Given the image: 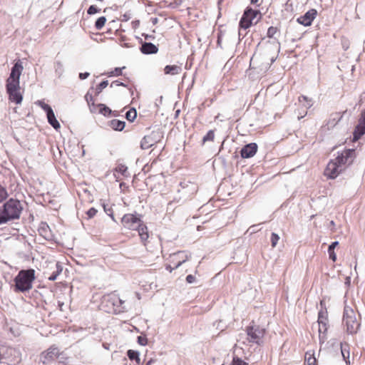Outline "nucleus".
Instances as JSON below:
<instances>
[{
	"instance_id": "nucleus-1",
	"label": "nucleus",
	"mask_w": 365,
	"mask_h": 365,
	"mask_svg": "<svg viewBox=\"0 0 365 365\" xmlns=\"http://www.w3.org/2000/svg\"><path fill=\"white\" fill-rule=\"evenodd\" d=\"M23 207L19 200L9 199L0 207V225L19 219Z\"/></svg>"
},
{
	"instance_id": "nucleus-2",
	"label": "nucleus",
	"mask_w": 365,
	"mask_h": 365,
	"mask_svg": "<svg viewBox=\"0 0 365 365\" xmlns=\"http://www.w3.org/2000/svg\"><path fill=\"white\" fill-rule=\"evenodd\" d=\"M35 279V270L33 269H22L14 278V291L26 292L32 289V282Z\"/></svg>"
},
{
	"instance_id": "nucleus-3",
	"label": "nucleus",
	"mask_w": 365,
	"mask_h": 365,
	"mask_svg": "<svg viewBox=\"0 0 365 365\" xmlns=\"http://www.w3.org/2000/svg\"><path fill=\"white\" fill-rule=\"evenodd\" d=\"M361 315L355 313L354 309L345 305L343 312V324L346 327L347 334L354 335L358 333L361 327Z\"/></svg>"
},
{
	"instance_id": "nucleus-4",
	"label": "nucleus",
	"mask_w": 365,
	"mask_h": 365,
	"mask_svg": "<svg viewBox=\"0 0 365 365\" xmlns=\"http://www.w3.org/2000/svg\"><path fill=\"white\" fill-rule=\"evenodd\" d=\"M279 49V43L276 41H268L258 45V50L264 59L270 61V63L276 61Z\"/></svg>"
},
{
	"instance_id": "nucleus-5",
	"label": "nucleus",
	"mask_w": 365,
	"mask_h": 365,
	"mask_svg": "<svg viewBox=\"0 0 365 365\" xmlns=\"http://www.w3.org/2000/svg\"><path fill=\"white\" fill-rule=\"evenodd\" d=\"M163 138V131L161 128L153 130L150 134L144 136L140 142V148L147 150L160 142Z\"/></svg>"
},
{
	"instance_id": "nucleus-6",
	"label": "nucleus",
	"mask_w": 365,
	"mask_h": 365,
	"mask_svg": "<svg viewBox=\"0 0 365 365\" xmlns=\"http://www.w3.org/2000/svg\"><path fill=\"white\" fill-rule=\"evenodd\" d=\"M246 332L250 342L260 344L265 330L258 325H252L247 327Z\"/></svg>"
},
{
	"instance_id": "nucleus-7",
	"label": "nucleus",
	"mask_w": 365,
	"mask_h": 365,
	"mask_svg": "<svg viewBox=\"0 0 365 365\" xmlns=\"http://www.w3.org/2000/svg\"><path fill=\"white\" fill-rule=\"evenodd\" d=\"M259 14V11L251 8H247L240 21L239 26L240 29H247L252 24L253 20Z\"/></svg>"
},
{
	"instance_id": "nucleus-8",
	"label": "nucleus",
	"mask_w": 365,
	"mask_h": 365,
	"mask_svg": "<svg viewBox=\"0 0 365 365\" xmlns=\"http://www.w3.org/2000/svg\"><path fill=\"white\" fill-rule=\"evenodd\" d=\"M63 353L60 352L58 348L56 345H52L41 354V360L43 364H46L58 358L63 359Z\"/></svg>"
},
{
	"instance_id": "nucleus-9",
	"label": "nucleus",
	"mask_w": 365,
	"mask_h": 365,
	"mask_svg": "<svg viewBox=\"0 0 365 365\" xmlns=\"http://www.w3.org/2000/svg\"><path fill=\"white\" fill-rule=\"evenodd\" d=\"M23 68L21 63L16 62L11 68V73L6 80V85H20V76Z\"/></svg>"
},
{
	"instance_id": "nucleus-10",
	"label": "nucleus",
	"mask_w": 365,
	"mask_h": 365,
	"mask_svg": "<svg viewBox=\"0 0 365 365\" xmlns=\"http://www.w3.org/2000/svg\"><path fill=\"white\" fill-rule=\"evenodd\" d=\"M142 220L140 217L133 214H125L121 219V222L124 227L135 230L140 225Z\"/></svg>"
},
{
	"instance_id": "nucleus-11",
	"label": "nucleus",
	"mask_w": 365,
	"mask_h": 365,
	"mask_svg": "<svg viewBox=\"0 0 365 365\" xmlns=\"http://www.w3.org/2000/svg\"><path fill=\"white\" fill-rule=\"evenodd\" d=\"M354 158L355 150L354 149H347L340 153L334 160L342 168L343 165L351 164Z\"/></svg>"
},
{
	"instance_id": "nucleus-12",
	"label": "nucleus",
	"mask_w": 365,
	"mask_h": 365,
	"mask_svg": "<svg viewBox=\"0 0 365 365\" xmlns=\"http://www.w3.org/2000/svg\"><path fill=\"white\" fill-rule=\"evenodd\" d=\"M6 92L11 101L20 104L23 100V96L20 92V85H6Z\"/></svg>"
},
{
	"instance_id": "nucleus-13",
	"label": "nucleus",
	"mask_w": 365,
	"mask_h": 365,
	"mask_svg": "<svg viewBox=\"0 0 365 365\" xmlns=\"http://www.w3.org/2000/svg\"><path fill=\"white\" fill-rule=\"evenodd\" d=\"M342 170L343 168H341L339 164H337V163L333 160L328 163L324 170V175L329 178L334 179Z\"/></svg>"
},
{
	"instance_id": "nucleus-14",
	"label": "nucleus",
	"mask_w": 365,
	"mask_h": 365,
	"mask_svg": "<svg viewBox=\"0 0 365 365\" xmlns=\"http://www.w3.org/2000/svg\"><path fill=\"white\" fill-rule=\"evenodd\" d=\"M317 15V11L314 9H312L306 12L303 16L297 19V23L304 26H309L312 24L314 19Z\"/></svg>"
},
{
	"instance_id": "nucleus-15",
	"label": "nucleus",
	"mask_w": 365,
	"mask_h": 365,
	"mask_svg": "<svg viewBox=\"0 0 365 365\" xmlns=\"http://www.w3.org/2000/svg\"><path fill=\"white\" fill-rule=\"evenodd\" d=\"M365 133V110L362 111L359 123L354 131V140H359Z\"/></svg>"
},
{
	"instance_id": "nucleus-16",
	"label": "nucleus",
	"mask_w": 365,
	"mask_h": 365,
	"mask_svg": "<svg viewBox=\"0 0 365 365\" xmlns=\"http://www.w3.org/2000/svg\"><path fill=\"white\" fill-rule=\"evenodd\" d=\"M257 145L251 143L245 145L240 150V155L242 158H249L253 157L257 151Z\"/></svg>"
},
{
	"instance_id": "nucleus-17",
	"label": "nucleus",
	"mask_w": 365,
	"mask_h": 365,
	"mask_svg": "<svg viewBox=\"0 0 365 365\" xmlns=\"http://www.w3.org/2000/svg\"><path fill=\"white\" fill-rule=\"evenodd\" d=\"M5 354L12 356V358L9 359L10 363L16 364L21 361V352L19 349L13 347H7Z\"/></svg>"
},
{
	"instance_id": "nucleus-18",
	"label": "nucleus",
	"mask_w": 365,
	"mask_h": 365,
	"mask_svg": "<svg viewBox=\"0 0 365 365\" xmlns=\"http://www.w3.org/2000/svg\"><path fill=\"white\" fill-rule=\"evenodd\" d=\"M341 353L343 357L344 361H345L346 365H350V345L349 344L344 342L340 343Z\"/></svg>"
},
{
	"instance_id": "nucleus-19",
	"label": "nucleus",
	"mask_w": 365,
	"mask_h": 365,
	"mask_svg": "<svg viewBox=\"0 0 365 365\" xmlns=\"http://www.w3.org/2000/svg\"><path fill=\"white\" fill-rule=\"evenodd\" d=\"M140 51L144 54H154L158 51V48L152 43L144 42L141 45Z\"/></svg>"
},
{
	"instance_id": "nucleus-20",
	"label": "nucleus",
	"mask_w": 365,
	"mask_h": 365,
	"mask_svg": "<svg viewBox=\"0 0 365 365\" xmlns=\"http://www.w3.org/2000/svg\"><path fill=\"white\" fill-rule=\"evenodd\" d=\"M182 71L181 66L178 65H168L164 68V73L166 75H178Z\"/></svg>"
},
{
	"instance_id": "nucleus-21",
	"label": "nucleus",
	"mask_w": 365,
	"mask_h": 365,
	"mask_svg": "<svg viewBox=\"0 0 365 365\" xmlns=\"http://www.w3.org/2000/svg\"><path fill=\"white\" fill-rule=\"evenodd\" d=\"M97 107L99 108V113L102 114L103 115L106 117L110 116L111 114H113V115L117 116L118 112L117 111H112L110 108H108L107 106L103 103H99L96 105Z\"/></svg>"
},
{
	"instance_id": "nucleus-22",
	"label": "nucleus",
	"mask_w": 365,
	"mask_h": 365,
	"mask_svg": "<svg viewBox=\"0 0 365 365\" xmlns=\"http://www.w3.org/2000/svg\"><path fill=\"white\" fill-rule=\"evenodd\" d=\"M109 125L112 129L115 130L121 131L125 128V122L117 119H113L109 121Z\"/></svg>"
},
{
	"instance_id": "nucleus-23",
	"label": "nucleus",
	"mask_w": 365,
	"mask_h": 365,
	"mask_svg": "<svg viewBox=\"0 0 365 365\" xmlns=\"http://www.w3.org/2000/svg\"><path fill=\"white\" fill-rule=\"evenodd\" d=\"M319 324V342L322 344V343H324L326 339H327V337H326V332L328 329V325H327V323H325V322H323V324Z\"/></svg>"
},
{
	"instance_id": "nucleus-24",
	"label": "nucleus",
	"mask_w": 365,
	"mask_h": 365,
	"mask_svg": "<svg viewBox=\"0 0 365 365\" xmlns=\"http://www.w3.org/2000/svg\"><path fill=\"white\" fill-rule=\"evenodd\" d=\"M136 230H138V235L140 237L142 242H145L149 237L148 227H146V225L143 224V222H141L140 227L137 228Z\"/></svg>"
},
{
	"instance_id": "nucleus-25",
	"label": "nucleus",
	"mask_w": 365,
	"mask_h": 365,
	"mask_svg": "<svg viewBox=\"0 0 365 365\" xmlns=\"http://www.w3.org/2000/svg\"><path fill=\"white\" fill-rule=\"evenodd\" d=\"M39 233L45 239L49 240L51 237V230L48 225L46 223L42 224L41 227L38 230Z\"/></svg>"
},
{
	"instance_id": "nucleus-26",
	"label": "nucleus",
	"mask_w": 365,
	"mask_h": 365,
	"mask_svg": "<svg viewBox=\"0 0 365 365\" xmlns=\"http://www.w3.org/2000/svg\"><path fill=\"white\" fill-rule=\"evenodd\" d=\"M46 116H47V119H48V123L54 129L57 130L58 128H59L61 127L60 123H58V121L56 118L54 112L48 114Z\"/></svg>"
},
{
	"instance_id": "nucleus-27",
	"label": "nucleus",
	"mask_w": 365,
	"mask_h": 365,
	"mask_svg": "<svg viewBox=\"0 0 365 365\" xmlns=\"http://www.w3.org/2000/svg\"><path fill=\"white\" fill-rule=\"evenodd\" d=\"M339 245L337 241L333 242L328 247V252L329 255V258L335 262L336 260V255L334 252L335 247Z\"/></svg>"
},
{
	"instance_id": "nucleus-28",
	"label": "nucleus",
	"mask_w": 365,
	"mask_h": 365,
	"mask_svg": "<svg viewBox=\"0 0 365 365\" xmlns=\"http://www.w3.org/2000/svg\"><path fill=\"white\" fill-rule=\"evenodd\" d=\"M127 356L130 360H135L137 362V364H140V359L139 357L138 351L130 349L127 351Z\"/></svg>"
},
{
	"instance_id": "nucleus-29",
	"label": "nucleus",
	"mask_w": 365,
	"mask_h": 365,
	"mask_svg": "<svg viewBox=\"0 0 365 365\" xmlns=\"http://www.w3.org/2000/svg\"><path fill=\"white\" fill-rule=\"evenodd\" d=\"M314 364H317V359L314 354L307 352L305 354V365H314Z\"/></svg>"
},
{
	"instance_id": "nucleus-30",
	"label": "nucleus",
	"mask_w": 365,
	"mask_h": 365,
	"mask_svg": "<svg viewBox=\"0 0 365 365\" xmlns=\"http://www.w3.org/2000/svg\"><path fill=\"white\" fill-rule=\"evenodd\" d=\"M331 118L329 119L328 122V125L329 126H334L341 118V115L340 113H334L331 115Z\"/></svg>"
},
{
	"instance_id": "nucleus-31",
	"label": "nucleus",
	"mask_w": 365,
	"mask_h": 365,
	"mask_svg": "<svg viewBox=\"0 0 365 365\" xmlns=\"http://www.w3.org/2000/svg\"><path fill=\"white\" fill-rule=\"evenodd\" d=\"M51 269H53V274H55L57 277L63 271V265L60 262H55L51 264Z\"/></svg>"
},
{
	"instance_id": "nucleus-32",
	"label": "nucleus",
	"mask_w": 365,
	"mask_h": 365,
	"mask_svg": "<svg viewBox=\"0 0 365 365\" xmlns=\"http://www.w3.org/2000/svg\"><path fill=\"white\" fill-rule=\"evenodd\" d=\"M137 117V111L135 108H130L125 113V118L128 120L133 122Z\"/></svg>"
},
{
	"instance_id": "nucleus-33",
	"label": "nucleus",
	"mask_w": 365,
	"mask_h": 365,
	"mask_svg": "<svg viewBox=\"0 0 365 365\" xmlns=\"http://www.w3.org/2000/svg\"><path fill=\"white\" fill-rule=\"evenodd\" d=\"M318 324H323V322L328 323L327 312V311L321 310L318 313Z\"/></svg>"
},
{
	"instance_id": "nucleus-34",
	"label": "nucleus",
	"mask_w": 365,
	"mask_h": 365,
	"mask_svg": "<svg viewBox=\"0 0 365 365\" xmlns=\"http://www.w3.org/2000/svg\"><path fill=\"white\" fill-rule=\"evenodd\" d=\"M215 138V133L214 130H209L207 134L202 138V145L205 144L207 141H213Z\"/></svg>"
},
{
	"instance_id": "nucleus-35",
	"label": "nucleus",
	"mask_w": 365,
	"mask_h": 365,
	"mask_svg": "<svg viewBox=\"0 0 365 365\" xmlns=\"http://www.w3.org/2000/svg\"><path fill=\"white\" fill-rule=\"evenodd\" d=\"M106 21V18L105 16L99 17L95 23L96 29L98 30L101 29L104 26Z\"/></svg>"
},
{
	"instance_id": "nucleus-36",
	"label": "nucleus",
	"mask_w": 365,
	"mask_h": 365,
	"mask_svg": "<svg viewBox=\"0 0 365 365\" xmlns=\"http://www.w3.org/2000/svg\"><path fill=\"white\" fill-rule=\"evenodd\" d=\"M85 98L90 107L91 111L93 112V110L92 109V106L95 107L96 106L94 103V100H93V96L91 94H90L89 93H87L85 96Z\"/></svg>"
},
{
	"instance_id": "nucleus-37",
	"label": "nucleus",
	"mask_w": 365,
	"mask_h": 365,
	"mask_svg": "<svg viewBox=\"0 0 365 365\" xmlns=\"http://www.w3.org/2000/svg\"><path fill=\"white\" fill-rule=\"evenodd\" d=\"M55 71L58 76H61L63 73V63L60 61H56L55 63Z\"/></svg>"
},
{
	"instance_id": "nucleus-38",
	"label": "nucleus",
	"mask_w": 365,
	"mask_h": 365,
	"mask_svg": "<svg viewBox=\"0 0 365 365\" xmlns=\"http://www.w3.org/2000/svg\"><path fill=\"white\" fill-rule=\"evenodd\" d=\"M108 85V81H103L101 83H99L96 88V94L98 95L100 93H101L103 89L106 88Z\"/></svg>"
},
{
	"instance_id": "nucleus-39",
	"label": "nucleus",
	"mask_w": 365,
	"mask_h": 365,
	"mask_svg": "<svg viewBox=\"0 0 365 365\" xmlns=\"http://www.w3.org/2000/svg\"><path fill=\"white\" fill-rule=\"evenodd\" d=\"M279 240V235L274 232H272L271 235V243H272V247H274L277 245Z\"/></svg>"
},
{
	"instance_id": "nucleus-40",
	"label": "nucleus",
	"mask_w": 365,
	"mask_h": 365,
	"mask_svg": "<svg viewBox=\"0 0 365 365\" xmlns=\"http://www.w3.org/2000/svg\"><path fill=\"white\" fill-rule=\"evenodd\" d=\"M101 11L100 9H98L96 5H91L89 6L87 13L89 15H93L94 14H96Z\"/></svg>"
},
{
	"instance_id": "nucleus-41",
	"label": "nucleus",
	"mask_w": 365,
	"mask_h": 365,
	"mask_svg": "<svg viewBox=\"0 0 365 365\" xmlns=\"http://www.w3.org/2000/svg\"><path fill=\"white\" fill-rule=\"evenodd\" d=\"M8 196L7 191L0 185V202L4 200Z\"/></svg>"
},
{
	"instance_id": "nucleus-42",
	"label": "nucleus",
	"mask_w": 365,
	"mask_h": 365,
	"mask_svg": "<svg viewBox=\"0 0 365 365\" xmlns=\"http://www.w3.org/2000/svg\"><path fill=\"white\" fill-rule=\"evenodd\" d=\"M230 365H248L247 363L238 357H234Z\"/></svg>"
},
{
	"instance_id": "nucleus-43",
	"label": "nucleus",
	"mask_w": 365,
	"mask_h": 365,
	"mask_svg": "<svg viewBox=\"0 0 365 365\" xmlns=\"http://www.w3.org/2000/svg\"><path fill=\"white\" fill-rule=\"evenodd\" d=\"M277 31V29L276 27L270 26L267 30V36L269 38H273Z\"/></svg>"
},
{
	"instance_id": "nucleus-44",
	"label": "nucleus",
	"mask_w": 365,
	"mask_h": 365,
	"mask_svg": "<svg viewBox=\"0 0 365 365\" xmlns=\"http://www.w3.org/2000/svg\"><path fill=\"white\" fill-rule=\"evenodd\" d=\"M127 167L124 165H119L117 168H116V170L119 173H120L122 175H125V173L127 172Z\"/></svg>"
},
{
	"instance_id": "nucleus-45",
	"label": "nucleus",
	"mask_w": 365,
	"mask_h": 365,
	"mask_svg": "<svg viewBox=\"0 0 365 365\" xmlns=\"http://www.w3.org/2000/svg\"><path fill=\"white\" fill-rule=\"evenodd\" d=\"M138 343L142 346H145L148 343V339L145 336H138Z\"/></svg>"
},
{
	"instance_id": "nucleus-46",
	"label": "nucleus",
	"mask_w": 365,
	"mask_h": 365,
	"mask_svg": "<svg viewBox=\"0 0 365 365\" xmlns=\"http://www.w3.org/2000/svg\"><path fill=\"white\" fill-rule=\"evenodd\" d=\"M96 213H97V210H96V209H95L94 207H91V208H90V209L87 211V212H86V214H87V215H88V218H92V217H93L96 215Z\"/></svg>"
},
{
	"instance_id": "nucleus-47",
	"label": "nucleus",
	"mask_w": 365,
	"mask_h": 365,
	"mask_svg": "<svg viewBox=\"0 0 365 365\" xmlns=\"http://www.w3.org/2000/svg\"><path fill=\"white\" fill-rule=\"evenodd\" d=\"M125 67H123L122 68H115V70L113 71H111L110 73V76H120L122 74V69L124 68Z\"/></svg>"
},
{
	"instance_id": "nucleus-48",
	"label": "nucleus",
	"mask_w": 365,
	"mask_h": 365,
	"mask_svg": "<svg viewBox=\"0 0 365 365\" xmlns=\"http://www.w3.org/2000/svg\"><path fill=\"white\" fill-rule=\"evenodd\" d=\"M195 277L192 275V274H189L186 277V282L189 284H192L195 282Z\"/></svg>"
},
{
	"instance_id": "nucleus-49",
	"label": "nucleus",
	"mask_w": 365,
	"mask_h": 365,
	"mask_svg": "<svg viewBox=\"0 0 365 365\" xmlns=\"http://www.w3.org/2000/svg\"><path fill=\"white\" fill-rule=\"evenodd\" d=\"M114 86H126L125 84H124L123 83L120 82L118 81H115L111 83L110 87H113Z\"/></svg>"
},
{
	"instance_id": "nucleus-50",
	"label": "nucleus",
	"mask_w": 365,
	"mask_h": 365,
	"mask_svg": "<svg viewBox=\"0 0 365 365\" xmlns=\"http://www.w3.org/2000/svg\"><path fill=\"white\" fill-rule=\"evenodd\" d=\"M89 76H90V73H88V72L80 73H79V78L81 79V80H84V79L87 78Z\"/></svg>"
},
{
	"instance_id": "nucleus-51",
	"label": "nucleus",
	"mask_w": 365,
	"mask_h": 365,
	"mask_svg": "<svg viewBox=\"0 0 365 365\" xmlns=\"http://www.w3.org/2000/svg\"><path fill=\"white\" fill-rule=\"evenodd\" d=\"M43 110L46 113V115L53 112L52 108L48 104L44 108Z\"/></svg>"
},
{
	"instance_id": "nucleus-52",
	"label": "nucleus",
	"mask_w": 365,
	"mask_h": 365,
	"mask_svg": "<svg viewBox=\"0 0 365 365\" xmlns=\"http://www.w3.org/2000/svg\"><path fill=\"white\" fill-rule=\"evenodd\" d=\"M104 210L105 212L111 217L112 220L115 221V219H114V217L113 216V214H112V212H111V210L109 208V209H106V206L104 205Z\"/></svg>"
},
{
	"instance_id": "nucleus-53",
	"label": "nucleus",
	"mask_w": 365,
	"mask_h": 365,
	"mask_svg": "<svg viewBox=\"0 0 365 365\" xmlns=\"http://www.w3.org/2000/svg\"><path fill=\"white\" fill-rule=\"evenodd\" d=\"M37 104L43 110L44 108L48 105L41 101H38Z\"/></svg>"
},
{
	"instance_id": "nucleus-54",
	"label": "nucleus",
	"mask_w": 365,
	"mask_h": 365,
	"mask_svg": "<svg viewBox=\"0 0 365 365\" xmlns=\"http://www.w3.org/2000/svg\"><path fill=\"white\" fill-rule=\"evenodd\" d=\"M57 278V276L55 274L51 273V275L48 277L50 281H55Z\"/></svg>"
},
{
	"instance_id": "nucleus-55",
	"label": "nucleus",
	"mask_w": 365,
	"mask_h": 365,
	"mask_svg": "<svg viewBox=\"0 0 365 365\" xmlns=\"http://www.w3.org/2000/svg\"><path fill=\"white\" fill-rule=\"evenodd\" d=\"M185 262V259H183L182 261H180V262L176 264V266H175V268L176 269V268L179 267H180V266L183 262Z\"/></svg>"
},
{
	"instance_id": "nucleus-56",
	"label": "nucleus",
	"mask_w": 365,
	"mask_h": 365,
	"mask_svg": "<svg viewBox=\"0 0 365 365\" xmlns=\"http://www.w3.org/2000/svg\"><path fill=\"white\" fill-rule=\"evenodd\" d=\"M302 98L304 101H307V98L304 96H299V101L301 102L302 101Z\"/></svg>"
},
{
	"instance_id": "nucleus-57",
	"label": "nucleus",
	"mask_w": 365,
	"mask_h": 365,
	"mask_svg": "<svg viewBox=\"0 0 365 365\" xmlns=\"http://www.w3.org/2000/svg\"><path fill=\"white\" fill-rule=\"evenodd\" d=\"M166 269L168 270L170 272H171L173 271V268H172L170 265H168L166 267Z\"/></svg>"
},
{
	"instance_id": "nucleus-58",
	"label": "nucleus",
	"mask_w": 365,
	"mask_h": 365,
	"mask_svg": "<svg viewBox=\"0 0 365 365\" xmlns=\"http://www.w3.org/2000/svg\"><path fill=\"white\" fill-rule=\"evenodd\" d=\"M153 362H154V360H153V359H150V360L146 363V364H145V365H151V364H152V363H153Z\"/></svg>"
},
{
	"instance_id": "nucleus-59",
	"label": "nucleus",
	"mask_w": 365,
	"mask_h": 365,
	"mask_svg": "<svg viewBox=\"0 0 365 365\" xmlns=\"http://www.w3.org/2000/svg\"><path fill=\"white\" fill-rule=\"evenodd\" d=\"M257 225H252L250 227V230H252V232H255V227H257Z\"/></svg>"
},
{
	"instance_id": "nucleus-60",
	"label": "nucleus",
	"mask_w": 365,
	"mask_h": 365,
	"mask_svg": "<svg viewBox=\"0 0 365 365\" xmlns=\"http://www.w3.org/2000/svg\"><path fill=\"white\" fill-rule=\"evenodd\" d=\"M123 17H124L125 20H128L130 18V16L128 15H127V14H124Z\"/></svg>"
},
{
	"instance_id": "nucleus-61",
	"label": "nucleus",
	"mask_w": 365,
	"mask_h": 365,
	"mask_svg": "<svg viewBox=\"0 0 365 365\" xmlns=\"http://www.w3.org/2000/svg\"><path fill=\"white\" fill-rule=\"evenodd\" d=\"M350 283V278L349 277H347L346 279V284H349Z\"/></svg>"
},
{
	"instance_id": "nucleus-62",
	"label": "nucleus",
	"mask_w": 365,
	"mask_h": 365,
	"mask_svg": "<svg viewBox=\"0 0 365 365\" xmlns=\"http://www.w3.org/2000/svg\"><path fill=\"white\" fill-rule=\"evenodd\" d=\"M258 1L259 0H251V4H255L257 3Z\"/></svg>"
},
{
	"instance_id": "nucleus-63",
	"label": "nucleus",
	"mask_w": 365,
	"mask_h": 365,
	"mask_svg": "<svg viewBox=\"0 0 365 365\" xmlns=\"http://www.w3.org/2000/svg\"><path fill=\"white\" fill-rule=\"evenodd\" d=\"M343 47H344V49L346 50V49H347L348 46H346V45H345V44L344 43V44H343Z\"/></svg>"
},
{
	"instance_id": "nucleus-64",
	"label": "nucleus",
	"mask_w": 365,
	"mask_h": 365,
	"mask_svg": "<svg viewBox=\"0 0 365 365\" xmlns=\"http://www.w3.org/2000/svg\"><path fill=\"white\" fill-rule=\"evenodd\" d=\"M118 301H119V302H120V304H121V303H123V302L121 301V299H118Z\"/></svg>"
}]
</instances>
